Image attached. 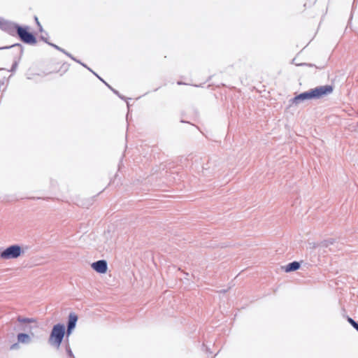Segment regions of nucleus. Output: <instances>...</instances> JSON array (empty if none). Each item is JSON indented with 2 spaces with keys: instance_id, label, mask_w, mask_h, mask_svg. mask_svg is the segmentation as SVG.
<instances>
[{
  "instance_id": "1",
  "label": "nucleus",
  "mask_w": 358,
  "mask_h": 358,
  "mask_svg": "<svg viewBox=\"0 0 358 358\" xmlns=\"http://www.w3.org/2000/svg\"><path fill=\"white\" fill-rule=\"evenodd\" d=\"M0 29L12 36L17 35L24 43L35 45L37 42L34 34L29 31L28 26H21L1 17H0Z\"/></svg>"
},
{
  "instance_id": "2",
  "label": "nucleus",
  "mask_w": 358,
  "mask_h": 358,
  "mask_svg": "<svg viewBox=\"0 0 358 358\" xmlns=\"http://www.w3.org/2000/svg\"><path fill=\"white\" fill-rule=\"evenodd\" d=\"M334 88L331 85H326L310 89L308 91L300 93L289 100L292 105H298L300 103L312 99H320L332 93Z\"/></svg>"
},
{
  "instance_id": "3",
  "label": "nucleus",
  "mask_w": 358,
  "mask_h": 358,
  "mask_svg": "<svg viewBox=\"0 0 358 358\" xmlns=\"http://www.w3.org/2000/svg\"><path fill=\"white\" fill-rule=\"evenodd\" d=\"M65 336V326L57 323L52 327L48 338L50 345L59 349Z\"/></svg>"
},
{
  "instance_id": "4",
  "label": "nucleus",
  "mask_w": 358,
  "mask_h": 358,
  "mask_svg": "<svg viewBox=\"0 0 358 358\" xmlns=\"http://www.w3.org/2000/svg\"><path fill=\"white\" fill-rule=\"evenodd\" d=\"M24 253L22 248L17 244L11 245L6 248H0V258L1 259L8 260L17 259Z\"/></svg>"
},
{
  "instance_id": "5",
  "label": "nucleus",
  "mask_w": 358,
  "mask_h": 358,
  "mask_svg": "<svg viewBox=\"0 0 358 358\" xmlns=\"http://www.w3.org/2000/svg\"><path fill=\"white\" fill-rule=\"evenodd\" d=\"M11 48L13 50V52H15L14 56V61L12 64L10 70H9L11 72H15L18 63L20 62V60L22 56L23 52H24V48L22 44L20 43H15L10 46H5V47H1L0 50H4V49H9Z\"/></svg>"
},
{
  "instance_id": "6",
  "label": "nucleus",
  "mask_w": 358,
  "mask_h": 358,
  "mask_svg": "<svg viewBox=\"0 0 358 358\" xmlns=\"http://www.w3.org/2000/svg\"><path fill=\"white\" fill-rule=\"evenodd\" d=\"M17 321L20 323L17 329L22 331H31L32 328L27 324L36 323V320L34 318L23 317L20 315L17 316Z\"/></svg>"
},
{
  "instance_id": "7",
  "label": "nucleus",
  "mask_w": 358,
  "mask_h": 358,
  "mask_svg": "<svg viewBox=\"0 0 358 358\" xmlns=\"http://www.w3.org/2000/svg\"><path fill=\"white\" fill-rule=\"evenodd\" d=\"M92 268L99 273H106L108 269L107 262L104 259H100L92 264Z\"/></svg>"
},
{
  "instance_id": "8",
  "label": "nucleus",
  "mask_w": 358,
  "mask_h": 358,
  "mask_svg": "<svg viewBox=\"0 0 358 358\" xmlns=\"http://www.w3.org/2000/svg\"><path fill=\"white\" fill-rule=\"evenodd\" d=\"M78 321V316L74 313H71L69 315L67 327L75 329Z\"/></svg>"
},
{
  "instance_id": "9",
  "label": "nucleus",
  "mask_w": 358,
  "mask_h": 358,
  "mask_svg": "<svg viewBox=\"0 0 358 358\" xmlns=\"http://www.w3.org/2000/svg\"><path fill=\"white\" fill-rule=\"evenodd\" d=\"M17 338V341L23 344H29L31 341L30 336L25 333H19Z\"/></svg>"
},
{
  "instance_id": "10",
  "label": "nucleus",
  "mask_w": 358,
  "mask_h": 358,
  "mask_svg": "<svg viewBox=\"0 0 358 358\" xmlns=\"http://www.w3.org/2000/svg\"><path fill=\"white\" fill-rule=\"evenodd\" d=\"M299 268H300V263L296 261H294L292 262L289 263L285 266V271L286 272L289 273V272H292V271H295L298 270Z\"/></svg>"
},
{
  "instance_id": "11",
  "label": "nucleus",
  "mask_w": 358,
  "mask_h": 358,
  "mask_svg": "<svg viewBox=\"0 0 358 358\" xmlns=\"http://www.w3.org/2000/svg\"><path fill=\"white\" fill-rule=\"evenodd\" d=\"M49 45L53 47L55 49L63 52L64 54H65L66 56H68L69 57H70L71 59L73 60H76V58L71 55L70 54L69 52H68L67 51H66L64 49L59 47L58 45L54 44V43H49Z\"/></svg>"
},
{
  "instance_id": "12",
  "label": "nucleus",
  "mask_w": 358,
  "mask_h": 358,
  "mask_svg": "<svg viewBox=\"0 0 358 358\" xmlns=\"http://www.w3.org/2000/svg\"><path fill=\"white\" fill-rule=\"evenodd\" d=\"M64 345H65L66 353L68 356V358H76L72 350H71V348L70 347L68 340L65 341Z\"/></svg>"
},
{
  "instance_id": "13",
  "label": "nucleus",
  "mask_w": 358,
  "mask_h": 358,
  "mask_svg": "<svg viewBox=\"0 0 358 358\" xmlns=\"http://www.w3.org/2000/svg\"><path fill=\"white\" fill-rule=\"evenodd\" d=\"M335 242L334 239L333 238H329L327 240L323 241L321 244L323 247H329L331 245H333Z\"/></svg>"
},
{
  "instance_id": "14",
  "label": "nucleus",
  "mask_w": 358,
  "mask_h": 358,
  "mask_svg": "<svg viewBox=\"0 0 358 358\" xmlns=\"http://www.w3.org/2000/svg\"><path fill=\"white\" fill-rule=\"evenodd\" d=\"M348 321L358 331V322L350 317H348Z\"/></svg>"
},
{
  "instance_id": "15",
  "label": "nucleus",
  "mask_w": 358,
  "mask_h": 358,
  "mask_svg": "<svg viewBox=\"0 0 358 358\" xmlns=\"http://www.w3.org/2000/svg\"><path fill=\"white\" fill-rule=\"evenodd\" d=\"M73 330V329L69 328V327H67L66 329H65V336L66 337V341H67V340L69 341L68 338L71 334Z\"/></svg>"
},
{
  "instance_id": "16",
  "label": "nucleus",
  "mask_w": 358,
  "mask_h": 358,
  "mask_svg": "<svg viewBox=\"0 0 358 358\" xmlns=\"http://www.w3.org/2000/svg\"><path fill=\"white\" fill-rule=\"evenodd\" d=\"M112 91L114 94H117L121 99H124V100L125 99V97L124 96L121 95L117 90H116L115 89H112Z\"/></svg>"
},
{
  "instance_id": "17",
  "label": "nucleus",
  "mask_w": 358,
  "mask_h": 358,
  "mask_svg": "<svg viewBox=\"0 0 358 358\" xmlns=\"http://www.w3.org/2000/svg\"><path fill=\"white\" fill-rule=\"evenodd\" d=\"M40 39H41V40H42L43 41H44L45 43H48V45H49V43H50V42H49V41H48V39H47L45 37H44L43 36H40Z\"/></svg>"
},
{
  "instance_id": "18",
  "label": "nucleus",
  "mask_w": 358,
  "mask_h": 358,
  "mask_svg": "<svg viewBox=\"0 0 358 358\" xmlns=\"http://www.w3.org/2000/svg\"><path fill=\"white\" fill-rule=\"evenodd\" d=\"M203 348H205L206 351L207 352H209V353H210V354L212 353V352L210 351V348H208V347H206V346L205 345V344H204V343L203 344Z\"/></svg>"
},
{
  "instance_id": "19",
  "label": "nucleus",
  "mask_w": 358,
  "mask_h": 358,
  "mask_svg": "<svg viewBox=\"0 0 358 358\" xmlns=\"http://www.w3.org/2000/svg\"><path fill=\"white\" fill-rule=\"evenodd\" d=\"M34 19H35V21H36V24H37L38 26H40V25H41V24H40L39 21H38V17H37L36 16H35V17H34Z\"/></svg>"
},
{
  "instance_id": "20",
  "label": "nucleus",
  "mask_w": 358,
  "mask_h": 358,
  "mask_svg": "<svg viewBox=\"0 0 358 358\" xmlns=\"http://www.w3.org/2000/svg\"><path fill=\"white\" fill-rule=\"evenodd\" d=\"M17 345H18V344H17V343L13 344V345L10 346V349H11V350H13V349L16 348Z\"/></svg>"
},
{
  "instance_id": "21",
  "label": "nucleus",
  "mask_w": 358,
  "mask_h": 358,
  "mask_svg": "<svg viewBox=\"0 0 358 358\" xmlns=\"http://www.w3.org/2000/svg\"><path fill=\"white\" fill-rule=\"evenodd\" d=\"M300 66H313V65L311 64H306V63H303V64H299Z\"/></svg>"
},
{
  "instance_id": "22",
  "label": "nucleus",
  "mask_w": 358,
  "mask_h": 358,
  "mask_svg": "<svg viewBox=\"0 0 358 358\" xmlns=\"http://www.w3.org/2000/svg\"><path fill=\"white\" fill-rule=\"evenodd\" d=\"M87 69H88L89 71H90L91 72H92V73H93L94 75H95L96 77H98V75H97L95 72H94L92 69H90V68H87Z\"/></svg>"
},
{
  "instance_id": "23",
  "label": "nucleus",
  "mask_w": 358,
  "mask_h": 358,
  "mask_svg": "<svg viewBox=\"0 0 358 358\" xmlns=\"http://www.w3.org/2000/svg\"><path fill=\"white\" fill-rule=\"evenodd\" d=\"M110 90H112L113 89L110 85H109L106 82L104 83Z\"/></svg>"
},
{
  "instance_id": "24",
  "label": "nucleus",
  "mask_w": 358,
  "mask_h": 358,
  "mask_svg": "<svg viewBox=\"0 0 358 358\" xmlns=\"http://www.w3.org/2000/svg\"><path fill=\"white\" fill-rule=\"evenodd\" d=\"M38 29L40 31H43V27L41 26V24L40 26H38Z\"/></svg>"
},
{
  "instance_id": "25",
  "label": "nucleus",
  "mask_w": 358,
  "mask_h": 358,
  "mask_svg": "<svg viewBox=\"0 0 358 358\" xmlns=\"http://www.w3.org/2000/svg\"><path fill=\"white\" fill-rule=\"evenodd\" d=\"M97 78H98L100 80H101L103 83H106V82L102 79V78L99 77V76H98V77H97Z\"/></svg>"
},
{
  "instance_id": "26",
  "label": "nucleus",
  "mask_w": 358,
  "mask_h": 358,
  "mask_svg": "<svg viewBox=\"0 0 358 358\" xmlns=\"http://www.w3.org/2000/svg\"><path fill=\"white\" fill-rule=\"evenodd\" d=\"M80 64H81L82 66H83L84 67L87 68V69L88 68V67L86 66V64H83V62H80Z\"/></svg>"
},
{
  "instance_id": "27",
  "label": "nucleus",
  "mask_w": 358,
  "mask_h": 358,
  "mask_svg": "<svg viewBox=\"0 0 358 358\" xmlns=\"http://www.w3.org/2000/svg\"><path fill=\"white\" fill-rule=\"evenodd\" d=\"M80 64H81L82 66H83L84 67L87 68V69L88 68V67L86 66V64H83V62H80Z\"/></svg>"
},
{
  "instance_id": "28",
  "label": "nucleus",
  "mask_w": 358,
  "mask_h": 358,
  "mask_svg": "<svg viewBox=\"0 0 358 358\" xmlns=\"http://www.w3.org/2000/svg\"><path fill=\"white\" fill-rule=\"evenodd\" d=\"M177 84L180 85H183L184 83L182 81H178L177 83Z\"/></svg>"
},
{
  "instance_id": "29",
  "label": "nucleus",
  "mask_w": 358,
  "mask_h": 358,
  "mask_svg": "<svg viewBox=\"0 0 358 358\" xmlns=\"http://www.w3.org/2000/svg\"><path fill=\"white\" fill-rule=\"evenodd\" d=\"M74 61L79 64H80V62H81L80 60L77 59L76 58V60H74Z\"/></svg>"
},
{
  "instance_id": "30",
  "label": "nucleus",
  "mask_w": 358,
  "mask_h": 358,
  "mask_svg": "<svg viewBox=\"0 0 358 358\" xmlns=\"http://www.w3.org/2000/svg\"><path fill=\"white\" fill-rule=\"evenodd\" d=\"M207 169H208L207 167H203V169H206V170Z\"/></svg>"
}]
</instances>
